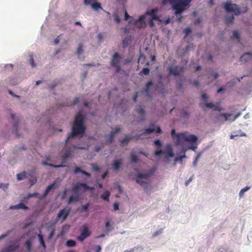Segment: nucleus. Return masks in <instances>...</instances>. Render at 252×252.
Masks as SVG:
<instances>
[{
    "instance_id": "obj_58",
    "label": "nucleus",
    "mask_w": 252,
    "mask_h": 252,
    "mask_svg": "<svg viewBox=\"0 0 252 252\" xmlns=\"http://www.w3.org/2000/svg\"><path fill=\"white\" fill-rule=\"evenodd\" d=\"M81 173L83 175H85V176H86L87 177H91V174L89 173H88V172H86L85 171L82 170V171H81Z\"/></svg>"
},
{
    "instance_id": "obj_55",
    "label": "nucleus",
    "mask_w": 252,
    "mask_h": 252,
    "mask_svg": "<svg viewBox=\"0 0 252 252\" xmlns=\"http://www.w3.org/2000/svg\"><path fill=\"white\" fill-rule=\"evenodd\" d=\"M182 116L185 118L188 117L189 116V114L187 111L184 110L182 112Z\"/></svg>"
},
{
    "instance_id": "obj_54",
    "label": "nucleus",
    "mask_w": 252,
    "mask_h": 252,
    "mask_svg": "<svg viewBox=\"0 0 252 252\" xmlns=\"http://www.w3.org/2000/svg\"><path fill=\"white\" fill-rule=\"evenodd\" d=\"M69 191V189H65L64 190V192L62 196V199H64L65 198V197L66 195V193L67 192V191Z\"/></svg>"
},
{
    "instance_id": "obj_64",
    "label": "nucleus",
    "mask_w": 252,
    "mask_h": 252,
    "mask_svg": "<svg viewBox=\"0 0 252 252\" xmlns=\"http://www.w3.org/2000/svg\"><path fill=\"white\" fill-rule=\"evenodd\" d=\"M138 97V93L137 92H136L135 94H134V95L133 96V100L134 102H136V99Z\"/></svg>"
},
{
    "instance_id": "obj_15",
    "label": "nucleus",
    "mask_w": 252,
    "mask_h": 252,
    "mask_svg": "<svg viewBox=\"0 0 252 252\" xmlns=\"http://www.w3.org/2000/svg\"><path fill=\"white\" fill-rule=\"evenodd\" d=\"M121 130L120 126H117L115 127V129L111 132V133L108 135V139L107 140L106 143L107 144H110L112 142L113 140V138L115 136V135L116 133L120 131Z\"/></svg>"
},
{
    "instance_id": "obj_17",
    "label": "nucleus",
    "mask_w": 252,
    "mask_h": 252,
    "mask_svg": "<svg viewBox=\"0 0 252 252\" xmlns=\"http://www.w3.org/2000/svg\"><path fill=\"white\" fill-rule=\"evenodd\" d=\"M136 112L141 117L139 122H142L144 120L145 117V110L141 106H138L135 109Z\"/></svg>"
},
{
    "instance_id": "obj_10",
    "label": "nucleus",
    "mask_w": 252,
    "mask_h": 252,
    "mask_svg": "<svg viewBox=\"0 0 252 252\" xmlns=\"http://www.w3.org/2000/svg\"><path fill=\"white\" fill-rule=\"evenodd\" d=\"M20 247L19 241H15L14 244H10L8 246L3 248L1 252H15Z\"/></svg>"
},
{
    "instance_id": "obj_2",
    "label": "nucleus",
    "mask_w": 252,
    "mask_h": 252,
    "mask_svg": "<svg viewBox=\"0 0 252 252\" xmlns=\"http://www.w3.org/2000/svg\"><path fill=\"white\" fill-rule=\"evenodd\" d=\"M191 0H163L162 4H169L172 6V9L175 11L176 15L182 13L189 5Z\"/></svg>"
},
{
    "instance_id": "obj_6",
    "label": "nucleus",
    "mask_w": 252,
    "mask_h": 252,
    "mask_svg": "<svg viewBox=\"0 0 252 252\" xmlns=\"http://www.w3.org/2000/svg\"><path fill=\"white\" fill-rule=\"evenodd\" d=\"M150 175L148 173H145V174H138L136 175V177L137 178L136 180V182L139 184L140 186H142L144 188V189L145 191L147 190V188L149 187V185H148L147 182H145L143 180H142V179H147Z\"/></svg>"
},
{
    "instance_id": "obj_38",
    "label": "nucleus",
    "mask_w": 252,
    "mask_h": 252,
    "mask_svg": "<svg viewBox=\"0 0 252 252\" xmlns=\"http://www.w3.org/2000/svg\"><path fill=\"white\" fill-rule=\"evenodd\" d=\"M233 38H236V39H237L238 41L239 42H240V34H239V32L237 31H235L233 32Z\"/></svg>"
},
{
    "instance_id": "obj_5",
    "label": "nucleus",
    "mask_w": 252,
    "mask_h": 252,
    "mask_svg": "<svg viewBox=\"0 0 252 252\" xmlns=\"http://www.w3.org/2000/svg\"><path fill=\"white\" fill-rule=\"evenodd\" d=\"M122 57L117 53H115L112 56V59L110 62L111 65L116 69V71L119 73L121 70V67L119 65Z\"/></svg>"
},
{
    "instance_id": "obj_51",
    "label": "nucleus",
    "mask_w": 252,
    "mask_h": 252,
    "mask_svg": "<svg viewBox=\"0 0 252 252\" xmlns=\"http://www.w3.org/2000/svg\"><path fill=\"white\" fill-rule=\"evenodd\" d=\"M131 18V17L128 14L126 10H125V20L126 21L128 19Z\"/></svg>"
},
{
    "instance_id": "obj_53",
    "label": "nucleus",
    "mask_w": 252,
    "mask_h": 252,
    "mask_svg": "<svg viewBox=\"0 0 252 252\" xmlns=\"http://www.w3.org/2000/svg\"><path fill=\"white\" fill-rule=\"evenodd\" d=\"M113 209L115 211L119 210V204L117 202H115L113 205Z\"/></svg>"
},
{
    "instance_id": "obj_8",
    "label": "nucleus",
    "mask_w": 252,
    "mask_h": 252,
    "mask_svg": "<svg viewBox=\"0 0 252 252\" xmlns=\"http://www.w3.org/2000/svg\"><path fill=\"white\" fill-rule=\"evenodd\" d=\"M167 70L169 71L170 75H173L175 76L179 75L181 73L184 72L183 67L178 65H169L167 67Z\"/></svg>"
},
{
    "instance_id": "obj_35",
    "label": "nucleus",
    "mask_w": 252,
    "mask_h": 252,
    "mask_svg": "<svg viewBox=\"0 0 252 252\" xmlns=\"http://www.w3.org/2000/svg\"><path fill=\"white\" fill-rule=\"evenodd\" d=\"M66 244L67 247H74L76 245V242L74 240H69L67 241Z\"/></svg>"
},
{
    "instance_id": "obj_25",
    "label": "nucleus",
    "mask_w": 252,
    "mask_h": 252,
    "mask_svg": "<svg viewBox=\"0 0 252 252\" xmlns=\"http://www.w3.org/2000/svg\"><path fill=\"white\" fill-rule=\"evenodd\" d=\"M79 200V196L78 194L75 195H71L68 199V204H70L72 202H76Z\"/></svg>"
},
{
    "instance_id": "obj_16",
    "label": "nucleus",
    "mask_w": 252,
    "mask_h": 252,
    "mask_svg": "<svg viewBox=\"0 0 252 252\" xmlns=\"http://www.w3.org/2000/svg\"><path fill=\"white\" fill-rule=\"evenodd\" d=\"M11 118L14 121V124L13 126V132L15 134L17 137L20 136V135L18 133V126L19 124V119L17 120H15V115L14 114H11Z\"/></svg>"
},
{
    "instance_id": "obj_20",
    "label": "nucleus",
    "mask_w": 252,
    "mask_h": 252,
    "mask_svg": "<svg viewBox=\"0 0 252 252\" xmlns=\"http://www.w3.org/2000/svg\"><path fill=\"white\" fill-rule=\"evenodd\" d=\"M122 164V159L115 160L112 164V168L115 171L118 170Z\"/></svg>"
},
{
    "instance_id": "obj_62",
    "label": "nucleus",
    "mask_w": 252,
    "mask_h": 252,
    "mask_svg": "<svg viewBox=\"0 0 252 252\" xmlns=\"http://www.w3.org/2000/svg\"><path fill=\"white\" fill-rule=\"evenodd\" d=\"M54 232H55V230H52L51 232L50 233L49 235V239H51V238L53 237L54 234Z\"/></svg>"
},
{
    "instance_id": "obj_42",
    "label": "nucleus",
    "mask_w": 252,
    "mask_h": 252,
    "mask_svg": "<svg viewBox=\"0 0 252 252\" xmlns=\"http://www.w3.org/2000/svg\"><path fill=\"white\" fill-rule=\"evenodd\" d=\"M30 63L32 67L35 66V64L34 62L33 56L32 55H30Z\"/></svg>"
},
{
    "instance_id": "obj_43",
    "label": "nucleus",
    "mask_w": 252,
    "mask_h": 252,
    "mask_svg": "<svg viewBox=\"0 0 252 252\" xmlns=\"http://www.w3.org/2000/svg\"><path fill=\"white\" fill-rule=\"evenodd\" d=\"M191 32V30L190 28H186L184 31V32L186 34L185 37L187 36Z\"/></svg>"
},
{
    "instance_id": "obj_46",
    "label": "nucleus",
    "mask_w": 252,
    "mask_h": 252,
    "mask_svg": "<svg viewBox=\"0 0 252 252\" xmlns=\"http://www.w3.org/2000/svg\"><path fill=\"white\" fill-rule=\"evenodd\" d=\"M11 233L10 231H8L5 234H2L0 236V240L6 237L10 233Z\"/></svg>"
},
{
    "instance_id": "obj_12",
    "label": "nucleus",
    "mask_w": 252,
    "mask_h": 252,
    "mask_svg": "<svg viewBox=\"0 0 252 252\" xmlns=\"http://www.w3.org/2000/svg\"><path fill=\"white\" fill-rule=\"evenodd\" d=\"M154 132H155L156 133H160L161 132V129L160 127L158 126L156 129L152 128H148L145 129L144 131L140 134V135L137 136V137H136V139L137 140L138 139L140 138V136H141L143 134H150Z\"/></svg>"
},
{
    "instance_id": "obj_57",
    "label": "nucleus",
    "mask_w": 252,
    "mask_h": 252,
    "mask_svg": "<svg viewBox=\"0 0 252 252\" xmlns=\"http://www.w3.org/2000/svg\"><path fill=\"white\" fill-rule=\"evenodd\" d=\"M94 247L96 249L95 252H101V247L99 245H95Z\"/></svg>"
},
{
    "instance_id": "obj_45",
    "label": "nucleus",
    "mask_w": 252,
    "mask_h": 252,
    "mask_svg": "<svg viewBox=\"0 0 252 252\" xmlns=\"http://www.w3.org/2000/svg\"><path fill=\"white\" fill-rule=\"evenodd\" d=\"M162 232V229H161L160 230H158L156 231V232H155L153 234V237H156L158 235L160 234Z\"/></svg>"
},
{
    "instance_id": "obj_40",
    "label": "nucleus",
    "mask_w": 252,
    "mask_h": 252,
    "mask_svg": "<svg viewBox=\"0 0 252 252\" xmlns=\"http://www.w3.org/2000/svg\"><path fill=\"white\" fill-rule=\"evenodd\" d=\"M221 115L225 118V120H230V117L232 116V114L223 113Z\"/></svg>"
},
{
    "instance_id": "obj_18",
    "label": "nucleus",
    "mask_w": 252,
    "mask_h": 252,
    "mask_svg": "<svg viewBox=\"0 0 252 252\" xmlns=\"http://www.w3.org/2000/svg\"><path fill=\"white\" fill-rule=\"evenodd\" d=\"M9 209L11 210H13V209L28 210L29 208L27 206H26L23 202H21L17 205L10 206Z\"/></svg>"
},
{
    "instance_id": "obj_32",
    "label": "nucleus",
    "mask_w": 252,
    "mask_h": 252,
    "mask_svg": "<svg viewBox=\"0 0 252 252\" xmlns=\"http://www.w3.org/2000/svg\"><path fill=\"white\" fill-rule=\"evenodd\" d=\"M26 177V174L25 172H23L20 173H19L17 175V178L18 181L22 180L25 179Z\"/></svg>"
},
{
    "instance_id": "obj_44",
    "label": "nucleus",
    "mask_w": 252,
    "mask_h": 252,
    "mask_svg": "<svg viewBox=\"0 0 252 252\" xmlns=\"http://www.w3.org/2000/svg\"><path fill=\"white\" fill-rule=\"evenodd\" d=\"M89 205H90V204L89 203H87L86 204L83 205L82 206V211H84V212L88 210Z\"/></svg>"
},
{
    "instance_id": "obj_61",
    "label": "nucleus",
    "mask_w": 252,
    "mask_h": 252,
    "mask_svg": "<svg viewBox=\"0 0 252 252\" xmlns=\"http://www.w3.org/2000/svg\"><path fill=\"white\" fill-rule=\"evenodd\" d=\"M207 98L208 96L206 94L204 93L202 94V98L203 100H206L207 99Z\"/></svg>"
},
{
    "instance_id": "obj_7",
    "label": "nucleus",
    "mask_w": 252,
    "mask_h": 252,
    "mask_svg": "<svg viewBox=\"0 0 252 252\" xmlns=\"http://www.w3.org/2000/svg\"><path fill=\"white\" fill-rule=\"evenodd\" d=\"M146 15H143L139 17L138 19L130 20L129 23L134 24L135 27L138 29H142L146 27V24L144 21Z\"/></svg>"
},
{
    "instance_id": "obj_4",
    "label": "nucleus",
    "mask_w": 252,
    "mask_h": 252,
    "mask_svg": "<svg viewBox=\"0 0 252 252\" xmlns=\"http://www.w3.org/2000/svg\"><path fill=\"white\" fill-rule=\"evenodd\" d=\"M223 8L227 12H233L236 15H240L241 13H245L248 10L247 7H246L244 10L241 11L237 4L232 3L230 1L224 3Z\"/></svg>"
},
{
    "instance_id": "obj_59",
    "label": "nucleus",
    "mask_w": 252,
    "mask_h": 252,
    "mask_svg": "<svg viewBox=\"0 0 252 252\" xmlns=\"http://www.w3.org/2000/svg\"><path fill=\"white\" fill-rule=\"evenodd\" d=\"M79 102V98L78 97H76L73 101L72 104H76Z\"/></svg>"
},
{
    "instance_id": "obj_21",
    "label": "nucleus",
    "mask_w": 252,
    "mask_h": 252,
    "mask_svg": "<svg viewBox=\"0 0 252 252\" xmlns=\"http://www.w3.org/2000/svg\"><path fill=\"white\" fill-rule=\"evenodd\" d=\"M163 152L164 154L168 156L169 157H173L174 156L172 148L170 145H167L166 146L165 150Z\"/></svg>"
},
{
    "instance_id": "obj_28",
    "label": "nucleus",
    "mask_w": 252,
    "mask_h": 252,
    "mask_svg": "<svg viewBox=\"0 0 252 252\" xmlns=\"http://www.w3.org/2000/svg\"><path fill=\"white\" fill-rule=\"evenodd\" d=\"M83 44L80 43L77 48V54L79 58H80V56L81 55L83 52Z\"/></svg>"
},
{
    "instance_id": "obj_1",
    "label": "nucleus",
    "mask_w": 252,
    "mask_h": 252,
    "mask_svg": "<svg viewBox=\"0 0 252 252\" xmlns=\"http://www.w3.org/2000/svg\"><path fill=\"white\" fill-rule=\"evenodd\" d=\"M84 116L80 113H78L76 115L74 121L73 123V127L72 128V132L69 134L66 140L65 144L66 148L63 150L62 158L63 159V162H64L66 160L70 157L71 153L74 152V150L76 149H84L85 147H77L76 146H72L71 147H67V144L69 143V140L74 136L81 135H82L84 134L86 130V127L84 125Z\"/></svg>"
},
{
    "instance_id": "obj_36",
    "label": "nucleus",
    "mask_w": 252,
    "mask_h": 252,
    "mask_svg": "<svg viewBox=\"0 0 252 252\" xmlns=\"http://www.w3.org/2000/svg\"><path fill=\"white\" fill-rule=\"evenodd\" d=\"M131 161L133 163H136L137 161V157L133 152L130 154Z\"/></svg>"
},
{
    "instance_id": "obj_50",
    "label": "nucleus",
    "mask_w": 252,
    "mask_h": 252,
    "mask_svg": "<svg viewBox=\"0 0 252 252\" xmlns=\"http://www.w3.org/2000/svg\"><path fill=\"white\" fill-rule=\"evenodd\" d=\"M81 171H82V170H81L80 169V168H79L78 166H76L75 169H74V172L75 174H77L78 172H81Z\"/></svg>"
},
{
    "instance_id": "obj_22",
    "label": "nucleus",
    "mask_w": 252,
    "mask_h": 252,
    "mask_svg": "<svg viewBox=\"0 0 252 252\" xmlns=\"http://www.w3.org/2000/svg\"><path fill=\"white\" fill-rule=\"evenodd\" d=\"M252 57V54L250 53H246L244 54L240 58V61L241 62H247L250 61Z\"/></svg>"
},
{
    "instance_id": "obj_34",
    "label": "nucleus",
    "mask_w": 252,
    "mask_h": 252,
    "mask_svg": "<svg viewBox=\"0 0 252 252\" xmlns=\"http://www.w3.org/2000/svg\"><path fill=\"white\" fill-rule=\"evenodd\" d=\"M38 238H39V241L40 242L41 245L44 247V248H46V245H45V242L44 241L43 235L41 234H38Z\"/></svg>"
},
{
    "instance_id": "obj_9",
    "label": "nucleus",
    "mask_w": 252,
    "mask_h": 252,
    "mask_svg": "<svg viewBox=\"0 0 252 252\" xmlns=\"http://www.w3.org/2000/svg\"><path fill=\"white\" fill-rule=\"evenodd\" d=\"M80 235L77 237V240L81 242L84 240L91 235V231L86 225H83L80 228Z\"/></svg>"
},
{
    "instance_id": "obj_23",
    "label": "nucleus",
    "mask_w": 252,
    "mask_h": 252,
    "mask_svg": "<svg viewBox=\"0 0 252 252\" xmlns=\"http://www.w3.org/2000/svg\"><path fill=\"white\" fill-rule=\"evenodd\" d=\"M57 187V185L56 183H54L53 184H51L50 185H49L46 188L44 193V194H43V196L44 197H46L48 193H49V192L52 189H56Z\"/></svg>"
},
{
    "instance_id": "obj_60",
    "label": "nucleus",
    "mask_w": 252,
    "mask_h": 252,
    "mask_svg": "<svg viewBox=\"0 0 252 252\" xmlns=\"http://www.w3.org/2000/svg\"><path fill=\"white\" fill-rule=\"evenodd\" d=\"M154 20H152V19H151L150 21H149V24L150 25V26L151 27H153L155 25V24H154V22L153 21Z\"/></svg>"
},
{
    "instance_id": "obj_13",
    "label": "nucleus",
    "mask_w": 252,
    "mask_h": 252,
    "mask_svg": "<svg viewBox=\"0 0 252 252\" xmlns=\"http://www.w3.org/2000/svg\"><path fill=\"white\" fill-rule=\"evenodd\" d=\"M81 188H83L85 189H90L91 188L88 186L85 183H78L75 185L72 189V191L74 193H77L78 190L81 189Z\"/></svg>"
},
{
    "instance_id": "obj_24",
    "label": "nucleus",
    "mask_w": 252,
    "mask_h": 252,
    "mask_svg": "<svg viewBox=\"0 0 252 252\" xmlns=\"http://www.w3.org/2000/svg\"><path fill=\"white\" fill-rule=\"evenodd\" d=\"M134 138V137L132 136L126 135L125 136V138L122 141H121V145L127 144L128 143V142L130 141V139H132Z\"/></svg>"
},
{
    "instance_id": "obj_49",
    "label": "nucleus",
    "mask_w": 252,
    "mask_h": 252,
    "mask_svg": "<svg viewBox=\"0 0 252 252\" xmlns=\"http://www.w3.org/2000/svg\"><path fill=\"white\" fill-rule=\"evenodd\" d=\"M8 184H4L3 183H0V188L5 190L7 189Z\"/></svg>"
},
{
    "instance_id": "obj_11",
    "label": "nucleus",
    "mask_w": 252,
    "mask_h": 252,
    "mask_svg": "<svg viewBox=\"0 0 252 252\" xmlns=\"http://www.w3.org/2000/svg\"><path fill=\"white\" fill-rule=\"evenodd\" d=\"M86 4H90L92 8L94 10L98 11L99 10H103L100 3L97 2L96 0H84Z\"/></svg>"
},
{
    "instance_id": "obj_27",
    "label": "nucleus",
    "mask_w": 252,
    "mask_h": 252,
    "mask_svg": "<svg viewBox=\"0 0 252 252\" xmlns=\"http://www.w3.org/2000/svg\"><path fill=\"white\" fill-rule=\"evenodd\" d=\"M110 195V192L108 190L105 191L104 194L101 195V198L106 201H109V197Z\"/></svg>"
},
{
    "instance_id": "obj_48",
    "label": "nucleus",
    "mask_w": 252,
    "mask_h": 252,
    "mask_svg": "<svg viewBox=\"0 0 252 252\" xmlns=\"http://www.w3.org/2000/svg\"><path fill=\"white\" fill-rule=\"evenodd\" d=\"M162 154H164V152L161 150H157L155 152V155L156 156H160Z\"/></svg>"
},
{
    "instance_id": "obj_14",
    "label": "nucleus",
    "mask_w": 252,
    "mask_h": 252,
    "mask_svg": "<svg viewBox=\"0 0 252 252\" xmlns=\"http://www.w3.org/2000/svg\"><path fill=\"white\" fill-rule=\"evenodd\" d=\"M70 210L65 209L61 210L57 215V219L63 218V221L65 220L69 214Z\"/></svg>"
},
{
    "instance_id": "obj_47",
    "label": "nucleus",
    "mask_w": 252,
    "mask_h": 252,
    "mask_svg": "<svg viewBox=\"0 0 252 252\" xmlns=\"http://www.w3.org/2000/svg\"><path fill=\"white\" fill-rule=\"evenodd\" d=\"M114 17L115 21L117 23H119L120 22V21H121L119 17L118 16V15H117V14L115 13L114 14Z\"/></svg>"
},
{
    "instance_id": "obj_33",
    "label": "nucleus",
    "mask_w": 252,
    "mask_h": 252,
    "mask_svg": "<svg viewBox=\"0 0 252 252\" xmlns=\"http://www.w3.org/2000/svg\"><path fill=\"white\" fill-rule=\"evenodd\" d=\"M234 19V17L233 15H232L231 16L226 17L225 18V22L227 25L232 24Z\"/></svg>"
},
{
    "instance_id": "obj_63",
    "label": "nucleus",
    "mask_w": 252,
    "mask_h": 252,
    "mask_svg": "<svg viewBox=\"0 0 252 252\" xmlns=\"http://www.w3.org/2000/svg\"><path fill=\"white\" fill-rule=\"evenodd\" d=\"M211 76H213L214 79H217L219 77V74L217 73H213L211 74Z\"/></svg>"
},
{
    "instance_id": "obj_39",
    "label": "nucleus",
    "mask_w": 252,
    "mask_h": 252,
    "mask_svg": "<svg viewBox=\"0 0 252 252\" xmlns=\"http://www.w3.org/2000/svg\"><path fill=\"white\" fill-rule=\"evenodd\" d=\"M150 69L148 67H144L142 69L141 72L145 75H147L150 73Z\"/></svg>"
},
{
    "instance_id": "obj_30",
    "label": "nucleus",
    "mask_w": 252,
    "mask_h": 252,
    "mask_svg": "<svg viewBox=\"0 0 252 252\" xmlns=\"http://www.w3.org/2000/svg\"><path fill=\"white\" fill-rule=\"evenodd\" d=\"M25 247H26L27 249V251L30 252L31 250H32V242H31V240H27L25 243Z\"/></svg>"
},
{
    "instance_id": "obj_41",
    "label": "nucleus",
    "mask_w": 252,
    "mask_h": 252,
    "mask_svg": "<svg viewBox=\"0 0 252 252\" xmlns=\"http://www.w3.org/2000/svg\"><path fill=\"white\" fill-rule=\"evenodd\" d=\"M105 227H106L107 230L108 231H111V230L113 229V228L111 227L110 223V221L109 220H107L105 222Z\"/></svg>"
},
{
    "instance_id": "obj_3",
    "label": "nucleus",
    "mask_w": 252,
    "mask_h": 252,
    "mask_svg": "<svg viewBox=\"0 0 252 252\" xmlns=\"http://www.w3.org/2000/svg\"><path fill=\"white\" fill-rule=\"evenodd\" d=\"M171 136L175 141L177 145L181 144L183 141L189 142H195L197 140V137L194 135H188L186 133L176 134L174 129L171 130Z\"/></svg>"
},
{
    "instance_id": "obj_19",
    "label": "nucleus",
    "mask_w": 252,
    "mask_h": 252,
    "mask_svg": "<svg viewBox=\"0 0 252 252\" xmlns=\"http://www.w3.org/2000/svg\"><path fill=\"white\" fill-rule=\"evenodd\" d=\"M157 9L155 8L152 9L151 11H147L146 14L150 15L152 20L159 21L160 19L157 15Z\"/></svg>"
},
{
    "instance_id": "obj_52",
    "label": "nucleus",
    "mask_w": 252,
    "mask_h": 252,
    "mask_svg": "<svg viewBox=\"0 0 252 252\" xmlns=\"http://www.w3.org/2000/svg\"><path fill=\"white\" fill-rule=\"evenodd\" d=\"M155 144L159 148L161 146V143L159 140H155Z\"/></svg>"
},
{
    "instance_id": "obj_37",
    "label": "nucleus",
    "mask_w": 252,
    "mask_h": 252,
    "mask_svg": "<svg viewBox=\"0 0 252 252\" xmlns=\"http://www.w3.org/2000/svg\"><path fill=\"white\" fill-rule=\"evenodd\" d=\"M181 153L183 154V155L180 156L179 158H175V161L180 160L182 162L183 159L186 157V156L185 155V150H183Z\"/></svg>"
},
{
    "instance_id": "obj_31",
    "label": "nucleus",
    "mask_w": 252,
    "mask_h": 252,
    "mask_svg": "<svg viewBox=\"0 0 252 252\" xmlns=\"http://www.w3.org/2000/svg\"><path fill=\"white\" fill-rule=\"evenodd\" d=\"M42 164L43 165H48V166H51V167H55V168H60V167H63L65 166V165H62V164H61V165H54V164H49V163H48L47 162H46V161L42 162Z\"/></svg>"
},
{
    "instance_id": "obj_56",
    "label": "nucleus",
    "mask_w": 252,
    "mask_h": 252,
    "mask_svg": "<svg viewBox=\"0 0 252 252\" xmlns=\"http://www.w3.org/2000/svg\"><path fill=\"white\" fill-rule=\"evenodd\" d=\"M92 167H93V169L94 170L97 171L100 170V168L98 166H97L94 164H92Z\"/></svg>"
},
{
    "instance_id": "obj_29",
    "label": "nucleus",
    "mask_w": 252,
    "mask_h": 252,
    "mask_svg": "<svg viewBox=\"0 0 252 252\" xmlns=\"http://www.w3.org/2000/svg\"><path fill=\"white\" fill-rule=\"evenodd\" d=\"M153 82L152 81H149L147 84H146V87L144 89V91L143 92L144 93H145L146 94H148L149 92V89H150V88L151 86L153 85Z\"/></svg>"
},
{
    "instance_id": "obj_26",
    "label": "nucleus",
    "mask_w": 252,
    "mask_h": 252,
    "mask_svg": "<svg viewBox=\"0 0 252 252\" xmlns=\"http://www.w3.org/2000/svg\"><path fill=\"white\" fill-rule=\"evenodd\" d=\"M205 105L206 107L211 108L212 109H213L214 110H219V107L217 105H216L211 102V103H206L205 104Z\"/></svg>"
}]
</instances>
